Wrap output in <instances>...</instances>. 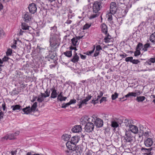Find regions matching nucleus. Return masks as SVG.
Wrapping results in <instances>:
<instances>
[{
	"instance_id": "nucleus-63",
	"label": "nucleus",
	"mask_w": 155,
	"mask_h": 155,
	"mask_svg": "<svg viewBox=\"0 0 155 155\" xmlns=\"http://www.w3.org/2000/svg\"><path fill=\"white\" fill-rule=\"evenodd\" d=\"M150 60L152 63H154L155 62V58H151L150 59Z\"/></svg>"
},
{
	"instance_id": "nucleus-26",
	"label": "nucleus",
	"mask_w": 155,
	"mask_h": 155,
	"mask_svg": "<svg viewBox=\"0 0 155 155\" xmlns=\"http://www.w3.org/2000/svg\"><path fill=\"white\" fill-rule=\"evenodd\" d=\"M70 137L71 136L70 135L66 134H63L61 137L62 139L65 141L68 140Z\"/></svg>"
},
{
	"instance_id": "nucleus-30",
	"label": "nucleus",
	"mask_w": 155,
	"mask_h": 155,
	"mask_svg": "<svg viewBox=\"0 0 155 155\" xmlns=\"http://www.w3.org/2000/svg\"><path fill=\"white\" fill-rule=\"evenodd\" d=\"M150 40L152 42L155 43V32L152 33L150 35Z\"/></svg>"
},
{
	"instance_id": "nucleus-36",
	"label": "nucleus",
	"mask_w": 155,
	"mask_h": 155,
	"mask_svg": "<svg viewBox=\"0 0 155 155\" xmlns=\"http://www.w3.org/2000/svg\"><path fill=\"white\" fill-rule=\"evenodd\" d=\"M151 133L150 131H147L144 132L143 134V135L145 137L147 138L150 137Z\"/></svg>"
},
{
	"instance_id": "nucleus-27",
	"label": "nucleus",
	"mask_w": 155,
	"mask_h": 155,
	"mask_svg": "<svg viewBox=\"0 0 155 155\" xmlns=\"http://www.w3.org/2000/svg\"><path fill=\"white\" fill-rule=\"evenodd\" d=\"M30 27L25 23H21V28L24 30H29Z\"/></svg>"
},
{
	"instance_id": "nucleus-53",
	"label": "nucleus",
	"mask_w": 155,
	"mask_h": 155,
	"mask_svg": "<svg viewBox=\"0 0 155 155\" xmlns=\"http://www.w3.org/2000/svg\"><path fill=\"white\" fill-rule=\"evenodd\" d=\"M4 115V112L1 111L0 112V120H1L3 118Z\"/></svg>"
},
{
	"instance_id": "nucleus-39",
	"label": "nucleus",
	"mask_w": 155,
	"mask_h": 155,
	"mask_svg": "<svg viewBox=\"0 0 155 155\" xmlns=\"http://www.w3.org/2000/svg\"><path fill=\"white\" fill-rule=\"evenodd\" d=\"M143 44L141 43H139L137 46L136 49L140 50L142 48L143 49Z\"/></svg>"
},
{
	"instance_id": "nucleus-61",
	"label": "nucleus",
	"mask_w": 155,
	"mask_h": 155,
	"mask_svg": "<svg viewBox=\"0 0 155 155\" xmlns=\"http://www.w3.org/2000/svg\"><path fill=\"white\" fill-rule=\"evenodd\" d=\"M120 56L122 58H125L127 56V54L125 53H124V54H120Z\"/></svg>"
},
{
	"instance_id": "nucleus-4",
	"label": "nucleus",
	"mask_w": 155,
	"mask_h": 155,
	"mask_svg": "<svg viewBox=\"0 0 155 155\" xmlns=\"http://www.w3.org/2000/svg\"><path fill=\"white\" fill-rule=\"evenodd\" d=\"M123 121L121 119L116 118L111 121V126L112 127L116 128L119 126V124H120Z\"/></svg>"
},
{
	"instance_id": "nucleus-56",
	"label": "nucleus",
	"mask_w": 155,
	"mask_h": 155,
	"mask_svg": "<svg viewBox=\"0 0 155 155\" xmlns=\"http://www.w3.org/2000/svg\"><path fill=\"white\" fill-rule=\"evenodd\" d=\"M2 107L3 108V110L4 111H5L6 110V107L5 106V103H4L2 104Z\"/></svg>"
},
{
	"instance_id": "nucleus-8",
	"label": "nucleus",
	"mask_w": 155,
	"mask_h": 155,
	"mask_svg": "<svg viewBox=\"0 0 155 155\" xmlns=\"http://www.w3.org/2000/svg\"><path fill=\"white\" fill-rule=\"evenodd\" d=\"M29 12L31 14H34L37 11V7L36 5L34 3L29 5L28 7Z\"/></svg>"
},
{
	"instance_id": "nucleus-20",
	"label": "nucleus",
	"mask_w": 155,
	"mask_h": 155,
	"mask_svg": "<svg viewBox=\"0 0 155 155\" xmlns=\"http://www.w3.org/2000/svg\"><path fill=\"white\" fill-rule=\"evenodd\" d=\"M87 102L85 99L80 100L78 102L79 108H81L83 106L86 105L87 104Z\"/></svg>"
},
{
	"instance_id": "nucleus-7",
	"label": "nucleus",
	"mask_w": 155,
	"mask_h": 155,
	"mask_svg": "<svg viewBox=\"0 0 155 155\" xmlns=\"http://www.w3.org/2000/svg\"><path fill=\"white\" fill-rule=\"evenodd\" d=\"M133 138L130 133L127 131L126 132L124 139L126 142L131 143L133 141Z\"/></svg>"
},
{
	"instance_id": "nucleus-48",
	"label": "nucleus",
	"mask_w": 155,
	"mask_h": 155,
	"mask_svg": "<svg viewBox=\"0 0 155 155\" xmlns=\"http://www.w3.org/2000/svg\"><path fill=\"white\" fill-rule=\"evenodd\" d=\"M95 49V47L94 46L93 50L91 51H87V55H89L93 53V52H94Z\"/></svg>"
},
{
	"instance_id": "nucleus-17",
	"label": "nucleus",
	"mask_w": 155,
	"mask_h": 155,
	"mask_svg": "<svg viewBox=\"0 0 155 155\" xmlns=\"http://www.w3.org/2000/svg\"><path fill=\"white\" fill-rule=\"evenodd\" d=\"M2 139L7 140L8 139L12 140H14L15 138L14 137V134H7L2 138Z\"/></svg>"
},
{
	"instance_id": "nucleus-9",
	"label": "nucleus",
	"mask_w": 155,
	"mask_h": 155,
	"mask_svg": "<svg viewBox=\"0 0 155 155\" xmlns=\"http://www.w3.org/2000/svg\"><path fill=\"white\" fill-rule=\"evenodd\" d=\"M153 141L152 138L150 137L146 138L144 140V144L147 147H150L153 145Z\"/></svg>"
},
{
	"instance_id": "nucleus-24",
	"label": "nucleus",
	"mask_w": 155,
	"mask_h": 155,
	"mask_svg": "<svg viewBox=\"0 0 155 155\" xmlns=\"http://www.w3.org/2000/svg\"><path fill=\"white\" fill-rule=\"evenodd\" d=\"M22 110L23 111L24 114H28L31 112V110L30 107V106L26 107L23 109L22 108Z\"/></svg>"
},
{
	"instance_id": "nucleus-23",
	"label": "nucleus",
	"mask_w": 155,
	"mask_h": 155,
	"mask_svg": "<svg viewBox=\"0 0 155 155\" xmlns=\"http://www.w3.org/2000/svg\"><path fill=\"white\" fill-rule=\"evenodd\" d=\"M67 97H63L62 94V92H61L57 96V100L60 101H65L67 99Z\"/></svg>"
},
{
	"instance_id": "nucleus-1",
	"label": "nucleus",
	"mask_w": 155,
	"mask_h": 155,
	"mask_svg": "<svg viewBox=\"0 0 155 155\" xmlns=\"http://www.w3.org/2000/svg\"><path fill=\"white\" fill-rule=\"evenodd\" d=\"M79 149V147L78 146H76L71 150H65V152L67 155H78V152H80Z\"/></svg>"
},
{
	"instance_id": "nucleus-22",
	"label": "nucleus",
	"mask_w": 155,
	"mask_h": 155,
	"mask_svg": "<svg viewBox=\"0 0 155 155\" xmlns=\"http://www.w3.org/2000/svg\"><path fill=\"white\" fill-rule=\"evenodd\" d=\"M101 27L102 32L107 35V25L103 23L101 25Z\"/></svg>"
},
{
	"instance_id": "nucleus-16",
	"label": "nucleus",
	"mask_w": 155,
	"mask_h": 155,
	"mask_svg": "<svg viewBox=\"0 0 155 155\" xmlns=\"http://www.w3.org/2000/svg\"><path fill=\"white\" fill-rule=\"evenodd\" d=\"M79 140V138L78 136H74L71 138V141L72 143V145H75Z\"/></svg>"
},
{
	"instance_id": "nucleus-5",
	"label": "nucleus",
	"mask_w": 155,
	"mask_h": 155,
	"mask_svg": "<svg viewBox=\"0 0 155 155\" xmlns=\"http://www.w3.org/2000/svg\"><path fill=\"white\" fill-rule=\"evenodd\" d=\"M94 127V125L93 123L91 122L88 123L85 125V130L88 133H90L93 130Z\"/></svg>"
},
{
	"instance_id": "nucleus-45",
	"label": "nucleus",
	"mask_w": 155,
	"mask_h": 155,
	"mask_svg": "<svg viewBox=\"0 0 155 155\" xmlns=\"http://www.w3.org/2000/svg\"><path fill=\"white\" fill-rule=\"evenodd\" d=\"M5 35V33L4 31L2 29H0V39L2 38Z\"/></svg>"
},
{
	"instance_id": "nucleus-21",
	"label": "nucleus",
	"mask_w": 155,
	"mask_h": 155,
	"mask_svg": "<svg viewBox=\"0 0 155 155\" xmlns=\"http://www.w3.org/2000/svg\"><path fill=\"white\" fill-rule=\"evenodd\" d=\"M130 131L133 133L137 134L138 132V127L133 124L129 128Z\"/></svg>"
},
{
	"instance_id": "nucleus-2",
	"label": "nucleus",
	"mask_w": 155,
	"mask_h": 155,
	"mask_svg": "<svg viewBox=\"0 0 155 155\" xmlns=\"http://www.w3.org/2000/svg\"><path fill=\"white\" fill-rule=\"evenodd\" d=\"M94 118L93 117L91 118L85 116L84 117H82L80 120V124L82 125H85L88 123H90L93 121Z\"/></svg>"
},
{
	"instance_id": "nucleus-41",
	"label": "nucleus",
	"mask_w": 155,
	"mask_h": 155,
	"mask_svg": "<svg viewBox=\"0 0 155 155\" xmlns=\"http://www.w3.org/2000/svg\"><path fill=\"white\" fill-rule=\"evenodd\" d=\"M70 105V104L69 102L67 103L66 104L64 103L62 104L61 107L62 108H65L67 107L68 106Z\"/></svg>"
},
{
	"instance_id": "nucleus-38",
	"label": "nucleus",
	"mask_w": 155,
	"mask_h": 155,
	"mask_svg": "<svg viewBox=\"0 0 155 155\" xmlns=\"http://www.w3.org/2000/svg\"><path fill=\"white\" fill-rule=\"evenodd\" d=\"M118 94L117 93L115 92L114 94L111 96V98L112 100H115L117 98Z\"/></svg>"
},
{
	"instance_id": "nucleus-34",
	"label": "nucleus",
	"mask_w": 155,
	"mask_h": 155,
	"mask_svg": "<svg viewBox=\"0 0 155 155\" xmlns=\"http://www.w3.org/2000/svg\"><path fill=\"white\" fill-rule=\"evenodd\" d=\"M150 46V44L149 43H146L144 45L142 49V50L144 51H147V49Z\"/></svg>"
},
{
	"instance_id": "nucleus-46",
	"label": "nucleus",
	"mask_w": 155,
	"mask_h": 155,
	"mask_svg": "<svg viewBox=\"0 0 155 155\" xmlns=\"http://www.w3.org/2000/svg\"><path fill=\"white\" fill-rule=\"evenodd\" d=\"M18 94V93L17 91H16L15 90H13L11 92V95L12 96L17 95Z\"/></svg>"
},
{
	"instance_id": "nucleus-35",
	"label": "nucleus",
	"mask_w": 155,
	"mask_h": 155,
	"mask_svg": "<svg viewBox=\"0 0 155 155\" xmlns=\"http://www.w3.org/2000/svg\"><path fill=\"white\" fill-rule=\"evenodd\" d=\"M72 44L74 46H76L78 42V39L77 38H73L71 40Z\"/></svg>"
},
{
	"instance_id": "nucleus-37",
	"label": "nucleus",
	"mask_w": 155,
	"mask_h": 155,
	"mask_svg": "<svg viewBox=\"0 0 155 155\" xmlns=\"http://www.w3.org/2000/svg\"><path fill=\"white\" fill-rule=\"evenodd\" d=\"M112 15L110 12L107 14V19L108 21H110L112 20Z\"/></svg>"
},
{
	"instance_id": "nucleus-42",
	"label": "nucleus",
	"mask_w": 155,
	"mask_h": 155,
	"mask_svg": "<svg viewBox=\"0 0 155 155\" xmlns=\"http://www.w3.org/2000/svg\"><path fill=\"white\" fill-rule=\"evenodd\" d=\"M140 54V50L138 49H136V51L134 53V55L135 56H137L139 55Z\"/></svg>"
},
{
	"instance_id": "nucleus-44",
	"label": "nucleus",
	"mask_w": 155,
	"mask_h": 155,
	"mask_svg": "<svg viewBox=\"0 0 155 155\" xmlns=\"http://www.w3.org/2000/svg\"><path fill=\"white\" fill-rule=\"evenodd\" d=\"M152 149H153V148L152 147H151L149 149L145 148L142 147L141 149V150H145L146 152H149L150 151H151V150H152Z\"/></svg>"
},
{
	"instance_id": "nucleus-33",
	"label": "nucleus",
	"mask_w": 155,
	"mask_h": 155,
	"mask_svg": "<svg viewBox=\"0 0 155 155\" xmlns=\"http://www.w3.org/2000/svg\"><path fill=\"white\" fill-rule=\"evenodd\" d=\"M64 54L66 56L68 57H70L72 55V51H66L64 52Z\"/></svg>"
},
{
	"instance_id": "nucleus-28",
	"label": "nucleus",
	"mask_w": 155,
	"mask_h": 155,
	"mask_svg": "<svg viewBox=\"0 0 155 155\" xmlns=\"http://www.w3.org/2000/svg\"><path fill=\"white\" fill-rule=\"evenodd\" d=\"M72 144V143L70 141H68L66 143V147H67V150H71L73 149Z\"/></svg>"
},
{
	"instance_id": "nucleus-59",
	"label": "nucleus",
	"mask_w": 155,
	"mask_h": 155,
	"mask_svg": "<svg viewBox=\"0 0 155 155\" xmlns=\"http://www.w3.org/2000/svg\"><path fill=\"white\" fill-rule=\"evenodd\" d=\"M38 99V97L36 96H33L32 99L31 101L32 102H34L36 101L37 99Z\"/></svg>"
},
{
	"instance_id": "nucleus-19",
	"label": "nucleus",
	"mask_w": 155,
	"mask_h": 155,
	"mask_svg": "<svg viewBox=\"0 0 155 155\" xmlns=\"http://www.w3.org/2000/svg\"><path fill=\"white\" fill-rule=\"evenodd\" d=\"M11 108L12 109L13 111L18 112V110L20 111L22 110V107L21 106L18 104L12 105L11 106Z\"/></svg>"
},
{
	"instance_id": "nucleus-11",
	"label": "nucleus",
	"mask_w": 155,
	"mask_h": 155,
	"mask_svg": "<svg viewBox=\"0 0 155 155\" xmlns=\"http://www.w3.org/2000/svg\"><path fill=\"white\" fill-rule=\"evenodd\" d=\"M82 128L80 125H76L71 130L73 133H79L81 130Z\"/></svg>"
},
{
	"instance_id": "nucleus-54",
	"label": "nucleus",
	"mask_w": 155,
	"mask_h": 155,
	"mask_svg": "<svg viewBox=\"0 0 155 155\" xmlns=\"http://www.w3.org/2000/svg\"><path fill=\"white\" fill-rule=\"evenodd\" d=\"M76 102V100L74 99H73L71 100L69 102V104H70L71 105L72 104L75 103Z\"/></svg>"
},
{
	"instance_id": "nucleus-13",
	"label": "nucleus",
	"mask_w": 155,
	"mask_h": 155,
	"mask_svg": "<svg viewBox=\"0 0 155 155\" xmlns=\"http://www.w3.org/2000/svg\"><path fill=\"white\" fill-rule=\"evenodd\" d=\"M23 18L25 21L26 22H28L31 21V19H32V17L29 15L28 12H26L24 15Z\"/></svg>"
},
{
	"instance_id": "nucleus-12",
	"label": "nucleus",
	"mask_w": 155,
	"mask_h": 155,
	"mask_svg": "<svg viewBox=\"0 0 155 155\" xmlns=\"http://www.w3.org/2000/svg\"><path fill=\"white\" fill-rule=\"evenodd\" d=\"M79 59V56L77 55V53L75 51L74 53L72 58L71 59V61L75 63L78 62Z\"/></svg>"
},
{
	"instance_id": "nucleus-55",
	"label": "nucleus",
	"mask_w": 155,
	"mask_h": 155,
	"mask_svg": "<svg viewBox=\"0 0 155 155\" xmlns=\"http://www.w3.org/2000/svg\"><path fill=\"white\" fill-rule=\"evenodd\" d=\"M45 93L47 95V96L48 97L50 96V91H48V89H47L46 91H45Z\"/></svg>"
},
{
	"instance_id": "nucleus-3",
	"label": "nucleus",
	"mask_w": 155,
	"mask_h": 155,
	"mask_svg": "<svg viewBox=\"0 0 155 155\" xmlns=\"http://www.w3.org/2000/svg\"><path fill=\"white\" fill-rule=\"evenodd\" d=\"M56 35L55 34L51 35L50 38L49 42L50 45L52 47H54L57 44V40Z\"/></svg>"
},
{
	"instance_id": "nucleus-14",
	"label": "nucleus",
	"mask_w": 155,
	"mask_h": 155,
	"mask_svg": "<svg viewBox=\"0 0 155 155\" xmlns=\"http://www.w3.org/2000/svg\"><path fill=\"white\" fill-rule=\"evenodd\" d=\"M125 125L129 128L133 124V122L132 120L130 119H125L124 121Z\"/></svg>"
},
{
	"instance_id": "nucleus-47",
	"label": "nucleus",
	"mask_w": 155,
	"mask_h": 155,
	"mask_svg": "<svg viewBox=\"0 0 155 155\" xmlns=\"http://www.w3.org/2000/svg\"><path fill=\"white\" fill-rule=\"evenodd\" d=\"M140 61L137 59H132V61H131V63H132L133 64H137L139 63Z\"/></svg>"
},
{
	"instance_id": "nucleus-18",
	"label": "nucleus",
	"mask_w": 155,
	"mask_h": 155,
	"mask_svg": "<svg viewBox=\"0 0 155 155\" xmlns=\"http://www.w3.org/2000/svg\"><path fill=\"white\" fill-rule=\"evenodd\" d=\"M50 90L52 91L50 97L53 98H56L57 95V90L55 89L54 87L51 88L50 89Z\"/></svg>"
},
{
	"instance_id": "nucleus-40",
	"label": "nucleus",
	"mask_w": 155,
	"mask_h": 155,
	"mask_svg": "<svg viewBox=\"0 0 155 155\" xmlns=\"http://www.w3.org/2000/svg\"><path fill=\"white\" fill-rule=\"evenodd\" d=\"M91 26V25L88 24H85L83 26V30H85L88 29Z\"/></svg>"
},
{
	"instance_id": "nucleus-10",
	"label": "nucleus",
	"mask_w": 155,
	"mask_h": 155,
	"mask_svg": "<svg viewBox=\"0 0 155 155\" xmlns=\"http://www.w3.org/2000/svg\"><path fill=\"white\" fill-rule=\"evenodd\" d=\"M103 120L97 118L94 122V124L97 127H102L103 125Z\"/></svg>"
},
{
	"instance_id": "nucleus-60",
	"label": "nucleus",
	"mask_w": 155,
	"mask_h": 155,
	"mask_svg": "<svg viewBox=\"0 0 155 155\" xmlns=\"http://www.w3.org/2000/svg\"><path fill=\"white\" fill-rule=\"evenodd\" d=\"M80 54V56L81 58L82 59H85L86 58V55H83L81 54Z\"/></svg>"
},
{
	"instance_id": "nucleus-52",
	"label": "nucleus",
	"mask_w": 155,
	"mask_h": 155,
	"mask_svg": "<svg viewBox=\"0 0 155 155\" xmlns=\"http://www.w3.org/2000/svg\"><path fill=\"white\" fill-rule=\"evenodd\" d=\"M87 155H94V153L92 151H89L87 153Z\"/></svg>"
},
{
	"instance_id": "nucleus-6",
	"label": "nucleus",
	"mask_w": 155,
	"mask_h": 155,
	"mask_svg": "<svg viewBox=\"0 0 155 155\" xmlns=\"http://www.w3.org/2000/svg\"><path fill=\"white\" fill-rule=\"evenodd\" d=\"M117 8V6L116 3L114 2H111L110 5V12L112 14H114L116 12Z\"/></svg>"
},
{
	"instance_id": "nucleus-31",
	"label": "nucleus",
	"mask_w": 155,
	"mask_h": 155,
	"mask_svg": "<svg viewBox=\"0 0 155 155\" xmlns=\"http://www.w3.org/2000/svg\"><path fill=\"white\" fill-rule=\"evenodd\" d=\"M37 102H35L32 105L31 107H30L31 110V112H35L37 107Z\"/></svg>"
},
{
	"instance_id": "nucleus-43",
	"label": "nucleus",
	"mask_w": 155,
	"mask_h": 155,
	"mask_svg": "<svg viewBox=\"0 0 155 155\" xmlns=\"http://www.w3.org/2000/svg\"><path fill=\"white\" fill-rule=\"evenodd\" d=\"M133 59V57H129L126 58L125 59V61L126 62H129L131 63V61H132V59Z\"/></svg>"
},
{
	"instance_id": "nucleus-51",
	"label": "nucleus",
	"mask_w": 155,
	"mask_h": 155,
	"mask_svg": "<svg viewBox=\"0 0 155 155\" xmlns=\"http://www.w3.org/2000/svg\"><path fill=\"white\" fill-rule=\"evenodd\" d=\"M92 97V96L91 95H88V96L86 97L84 99L87 102L88 101L90 100L91 99Z\"/></svg>"
},
{
	"instance_id": "nucleus-58",
	"label": "nucleus",
	"mask_w": 155,
	"mask_h": 155,
	"mask_svg": "<svg viewBox=\"0 0 155 155\" xmlns=\"http://www.w3.org/2000/svg\"><path fill=\"white\" fill-rule=\"evenodd\" d=\"M9 58L8 57L5 56L2 59L3 61H8L9 59Z\"/></svg>"
},
{
	"instance_id": "nucleus-64",
	"label": "nucleus",
	"mask_w": 155,
	"mask_h": 155,
	"mask_svg": "<svg viewBox=\"0 0 155 155\" xmlns=\"http://www.w3.org/2000/svg\"><path fill=\"white\" fill-rule=\"evenodd\" d=\"M40 95L44 97V98L48 97L45 93H41Z\"/></svg>"
},
{
	"instance_id": "nucleus-57",
	"label": "nucleus",
	"mask_w": 155,
	"mask_h": 155,
	"mask_svg": "<svg viewBox=\"0 0 155 155\" xmlns=\"http://www.w3.org/2000/svg\"><path fill=\"white\" fill-rule=\"evenodd\" d=\"M106 97H102L101 100H100V103H101L103 101H105L106 100Z\"/></svg>"
},
{
	"instance_id": "nucleus-25",
	"label": "nucleus",
	"mask_w": 155,
	"mask_h": 155,
	"mask_svg": "<svg viewBox=\"0 0 155 155\" xmlns=\"http://www.w3.org/2000/svg\"><path fill=\"white\" fill-rule=\"evenodd\" d=\"M106 36L104 38V40L106 43H108L109 42L111 41L112 38L110 35L108 34H107Z\"/></svg>"
},
{
	"instance_id": "nucleus-49",
	"label": "nucleus",
	"mask_w": 155,
	"mask_h": 155,
	"mask_svg": "<svg viewBox=\"0 0 155 155\" xmlns=\"http://www.w3.org/2000/svg\"><path fill=\"white\" fill-rule=\"evenodd\" d=\"M96 51L99 52V51L102 49V48L100 45H97L96 47Z\"/></svg>"
},
{
	"instance_id": "nucleus-29",
	"label": "nucleus",
	"mask_w": 155,
	"mask_h": 155,
	"mask_svg": "<svg viewBox=\"0 0 155 155\" xmlns=\"http://www.w3.org/2000/svg\"><path fill=\"white\" fill-rule=\"evenodd\" d=\"M145 97L144 96H138L136 98V100L139 102H142L145 100Z\"/></svg>"
},
{
	"instance_id": "nucleus-50",
	"label": "nucleus",
	"mask_w": 155,
	"mask_h": 155,
	"mask_svg": "<svg viewBox=\"0 0 155 155\" xmlns=\"http://www.w3.org/2000/svg\"><path fill=\"white\" fill-rule=\"evenodd\" d=\"M50 30L52 31H53L54 32H55L57 31V27L54 26L52 27H51L50 28Z\"/></svg>"
},
{
	"instance_id": "nucleus-32",
	"label": "nucleus",
	"mask_w": 155,
	"mask_h": 155,
	"mask_svg": "<svg viewBox=\"0 0 155 155\" xmlns=\"http://www.w3.org/2000/svg\"><path fill=\"white\" fill-rule=\"evenodd\" d=\"M44 98L40 95H39L38 97L37 101L39 103H41L44 101Z\"/></svg>"
},
{
	"instance_id": "nucleus-15",
	"label": "nucleus",
	"mask_w": 155,
	"mask_h": 155,
	"mask_svg": "<svg viewBox=\"0 0 155 155\" xmlns=\"http://www.w3.org/2000/svg\"><path fill=\"white\" fill-rule=\"evenodd\" d=\"M140 91H139L137 92H129L127 94L125 95V97L126 98L128 97H135L137 96H138L140 94Z\"/></svg>"
},
{
	"instance_id": "nucleus-62",
	"label": "nucleus",
	"mask_w": 155,
	"mask_h": 155,
	"mask_svg": "<svg viewBox=\"0 0 155 155\" xmlns=\"http://www.w3.org/2000/svg\"><path fill=\"white\" fill-rule=\"evenodd\" d=\"M99 52H97L95 51V52L94 54V57L97 56L99 55Z\"/></svg>"
}]
</instances>
